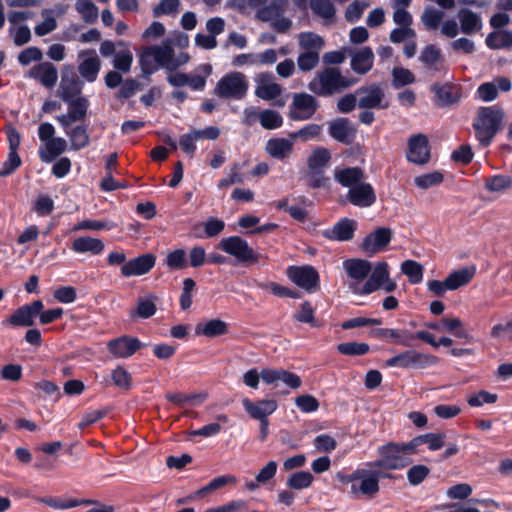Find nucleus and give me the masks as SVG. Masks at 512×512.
<instances>
[{"mask_svg": "<svg viewBox=\"0 0 512 512\" xmlns=\"http://www.w3.org/2000/svg\"><path fill=\"white\" fill-rule=\"evenodd\" d=\"M329 135L336 141L350 145L356 138V129L348 118H337L329 124Z\"/></svg>", "mask_w": 512, "mask_h": 512, "instance_id": "obj_22", "label": "nucleus"}, {"mask_svg": "<svg viewBox=\"0 0 512 512\" xmlns=\"http://www.w3.org/2000/svg\"><path fill=\"white\" fill-rule=\"evenodd\" d=\"M320 56L317 51H304L298 55L297 65L302 72L313 70L319 63Z\"/></svg>", "mask_w": 512, "mask_h": 512, "instance_id": "obj_58", "label": "nucleus"}, {"mask_svg": "<svg viewBox=\"0 0 512 512\" xmlns=\"http://www.w3.org/2000/svg\"><path fill=\"white\" fill-rule=\"evenodd\" d=\"M195 333L209 338L222 336L228 333V324L221 319H211L205 323H198Z\"/></svg>", "mask_w": 512, "mask_h": 512, "instance_id": "obj_33", "label": "nucleus"}, {"mask_svg": "<svg viewBox=\"0 0 512 512\" xmlns=\"http://www.w3.org/2000/svg\"><path fill=\"white\" fill-rule=\"evenodd\" d=\"M7 140L9 144V153L6 161L0 168V177H7L14 173L22 164L18 154V148L21 143L20 133L16 128L9 126L6 129Z\"/></svg>", "mask_w": 512, "mask_h": 512, "instance_id": "obj_10", "label": "nucleus"}, {"mask_svg": "<svg viewBox=\"0 0 512 512\" xmlns=\"http://www.w3.org/2000/svg\"><path fill=\"white\" fill-rule=\"evenodd\" d=\"M444 181V175L439 171L425 173L415 177L414 183L418 188L429 189L439 186Z\"/></svg>", "mask_w": 512, "mask_h": 512, "instance_id": "obj_52", "label": "nucleus"}, {"mask_svg": "<svg viewBox=\"0 0 512 512\" xmlns=\"http://www.w3.org/2000/svg\"><path fill=\"white\" fill-rule=\"evenodd\" d=\"M293 141L292 138H271L267 141L265 150L271 157L284 160L292 154Z\"/></svg>", "mask_w": 512, "mask_h": 512, "instance_id": "obj_28", "label": "nucleus"}, {"mask_svg": "<svg viewBox=\"0 0 512 512\" xmlns=\"http://www.w3.org/2000/svg\"><path fill=\"white\" fill-rule=\"evenodd\" d=\"M432 90L438 99L440 106H448L457 103L461 98L460 88L450 83L434 84Z\"/></svg>", "mask_w": 512, "mask_h": 512, "instance_id": "obj_30", "label": "nucleus"}, {"mask_svg": "<svg viewBox=\"0 0 512 512\" xmlns=\"http://www.w3.org/2000/svg\"><path fill=\"white\" fill-rule=\"evenodd\" d=\"M458 18L464 34L471 35L481 29V18L469 9H461L458 12Z\"/></svg>", "mask_w": 512, "mask_h": 512, "instance_id": "obj_38", "label": "nucleus"}, {"mask_svg": "<svg viewBox=\"0 0 512 512\" xmlns=\"http://www.w3.org/2000/svg\"><path fill=\"white\" fill-rule=\"evenodd\" d=\"M155 295H149L146 298L139 297L137 300V306L135 310L131 311L130 316L132 318L149 319L157 311Z\"/></svg>", "mask_w": 512, "mask_h": 512, "instance_id": "obj_37", "label": "nucleus"}, {"mask_svg": "<svg viewBox=\"0 0 512 512\" xmlns=\"http://www.w3.org/2000/svg\"><path fill=\"white\" fill-rule=\"evenodd\" d=\"M378 459L368 462L369 468L402 470L413 463V459L403 452L400 442H387L377 448Z\"/></svg>", "mask_w": 512, "mask_h": 512, "instance_id": "obj_3", "label": "nucleus"}, {"mask_svg": "<svg viewBox=\"0 0 512 512\" xmlns=\"http://www.w3.org/2000/svg\"><path fill=\"white\" fill-rule=\"evenodd\" d=\"M133 62V54L129 49L120 50L115 53L113 66L122 73H128Z\"/></svg>", "mask_w": 512, "mask_h": 512, "instance_id": "obj_60", "label": "nucleus"}, {"mask_svg": "<svg viewBox=\"0 0 512 512\" xmlns=\"http://www.w3.org/2000/svg\"><path fill=\"white\" fill-rule=\"evenodd\" d=\"M356 77L342 75L337 67H325L309 82L308 89L317 96L329 97L354 86Z\"/></svg>", "mask_w": 512, "mask_h": 512, "instance_id": "obj_1", "label": "nucleus"}, {"mask_svg": "<svg viewBox=\"0 0 512 512\" xmlns=\"http://www.w3.org/2000/svg\"><path fill=\"white\" fill-rule=\"evenodd\" d=\"M392 85L398 89L415 82L414 74L406 68L395 67L392 70Z\"/></svg>", "mask_w": 512, "mask_h": 512, "instance_id": "obj_56", "label": "nucleus"}, {"mask_svg": "<svg viewBox=\"0 0 512 512\" xmlns=\"http://www.w3.org/2000/svg\"><path fill=\"white\" fill-rule=\"evenodd\" d=\"M371 337L390 340L403 347H413L412 341L416 339L415 332L407 329L375 328L370 331Z\"/></svg>", "mask_w": 512, "mask_h": 512, "instance_id": "obj_17", "label": "nucleus"}, {"mask_svg": "<svg viewBox=\"0 0 512 512\" xmlns=\"http://www.w3.org/2000/svg\"><path fill=\"white\" fill-rule=\"evenodd\" d=\"M391 471L384 468L367 469L366 479H363L359 486H353V492H362L363 496L374 497L380 490L379 479H398L402 477L392 474Z\"/></svg>", "mask_w": 512, "mask_h": 512, "instance_id": "obj_11", "label": "nucleus"}, {"mask_svg": "<svg viewBox=\"0 0 512 512\" xmlns=\"http://www.w3.org/2000/svg\"><path fill=\"white\" fill-rule=\"evenodd\" d=\"M166 265L171 270H182L188 266L186 259V252L184 249L179 248L168 253L166 257Z\"/></svg>", "mask_w": 512, "mask_h": 512, "instance_id": "obj_61", "label": "nucleus"}, {"mask_svg": "<svg viewBox=\"0 0 512 512\" xmlns=\"http://www.w3.org/2000/svg\"><path fill=\"white\" fill-rule=\"evenodd\" d=\"M75 8L86 23H93L98 18V7L91 0H77Z\"/></svg>", "mask_w": 512, "mask_h": 512, "instance_id": "obj_53", "label": "nucleus"}, {"mask_svg": "<svg viewBox=\"0 0 512 512\" xmlns=\"http://www.w3.org/2000/svg\"><path fill=\"white\" fill-rule=\"evenodd\" d=\"M139 65L142 75L148 80H150V76L158 70V64L147 47H144L139 54Z\"/></svg>", "mask_w": 512, "mask_h": 512, "instance_id": "obj_51", "label": "nucleus"}, {"mask_svg": "<svg viewBox=\"0 0 512 512\" xmlns=\"http://www.w3.org/2000/svg\"><path fill=\"white\" fill-rule=\"evenodd\" d=\"M262 290L270 291L273 295L281 297V298H292L298 299L300 298L299 292L293 290L289 287L283 286L277 282H260L257 285Z\"/></svg>", "mask_w": 512, "mask_h": 512, "instance_id": "obj_46", "label": "nucleus"}, {"mask_svg": "<svg viewBox=\"0 0 512 512\" xmlns=\"http://www.w3.org/2000/svg\"><path fill=\"white\" fill-rule=\"evenodd\" d=\"M365 177L364 170L360 167H346L343 169H337L334 172V179L343 187L356 186L361 183Z\"/></svg>", "mask_w": 512, "mask_h": 512, "instance_id": "obj_29", "label": "nucleus"}, {"mask_svg": "<svg viewBox=\"0 0 512 512\" xmlns=\"http://www.w3.org/2000/svg\"><path fill=\"white\" fill-rule=\"evenodd\" d=\"M337 351L346 356H363L370 351V346L364 342H343L337 345Z\"/></svg>", "mask_w": 512, "mask_h": 512, "instance_id": "obj_49", "label": "nucleus"}, {"mask_svg": "<svg viewBox=\"0 0 512 512\" xmlns=\"http://www.w3.org/2000/svg\"><path fill=\"white\" fill-rule=\"evenodd\" d=\"M67 148L64 138L56 137L45 142L44 148L39 149V157L43 162L50 163L61 155Z\"/></svg>", "mask_w": 512, "mask_h": 512, "instance_id": "obj_31", "label": "nucleus"}, {"mask_svg": "<svg viewBox=\"0 0 512 512\" xmlns=\"http://www.w3.org/2000/svg\"><path fill=\"white\" fill-rule=\"evenodd\" d=\"M367 469H356L351 474H345L343 472H338L336 475L337 480L343 484H351V495L356 498L360 495H363L362 492H353V486H359V484L366 479Z\"/></svg>", "mask_w": 512, "mask_h": 512, "instance_id": "obj_44", "label": "nucleus"}, {"mask_svg": "<svg viewBox=\"0 0 512 512\" xmlns=\"http://www.w3.org/2000/svg\"><path fill=\"white\" fill-rule=\"evenodd\" d=\"M317 99L308 93H294L289 106L288 117L294 121H305L313 117L319 109Z\"/></svg>", "mask_w": 512, "mask_h": 512, "instance_id": "obj_7", "label": "nucleus"}, {"mask_svg": "<svg viewBox=\"0 0 512 512\" xmlns=\"http://www.w3.org/2000/svg\"><path fill=\"white\" fill-rule=\"evenodd\" d=\"M68 106L67 114L59 115L56 117L58 123L63 128H68L74 122L83 121L88 112L90 102L87 97L80 96L68 101H64Z\"/></svg>", "mask_w": 512, "mask_h": 512, "instance_id": "obj_14", "label": "nucleus"}, {"mask_svg": "<svg viewBox=\"0 0 512 512\" xmlns=\"http://www.w3.org/2000/svg\"><path fill=\"white\" fill-rule=\"evenodd\" d=\"M401 272L408 277L411 284H418L423 280V266L415 260H405L401 264Z\"/></svg>", "mask_w": 512, "mask_h": 512, "instance_id": "obj_48", "label": "nucleus"}, {"mask_svg": "<svg viewBox=\"0 0 512 512\" xmlns=\"http://www.w3.org/2000/svg\"><path fill=\"white\" fill-rule=\"evenodd\" d=\"M293 319L299 323L309 324L313 328L320 327V323L315 317V308L308 300L301 303L299 310L293 314Z\"/></svg>", "mask_w": 512, "mask_h": 512, "instance_id": "obj_39", "label": "nucleus"}, {"mask_svg": "<svg viewBox=\"0 0 512 512\" xmlns=\"http://www.w3.org/2000/svg\"><path fill=\"white\" fill-rule=\"evenodd\" d=\"M347 201L357 207H370L376 202V194L370 183L361 182L348 190Z\"/></svg>", "mask_w": 512, "mask_h": 512, "instance_id": "obj_18", "label": "nucleus"}, {"mask_svg": "<svg viewBox=\"0 0 512 512\" xmlns=\"http://www.w3.org/2000/svg\"><path fill=\"white\" fill-rule=\"evenodd\" d=\"M348 53L351 56V69L355 73L364 75L372 69L374 64V53L370 47L365 46L358 50L349 48Z\"/></svg>", "mask_w": 512, "mask_h": 512, "instance_id": "obj_24", "label": "nucleus"}, {"mask_svg": "<svg viewBox=\"0 0 512 512\" xmlns=\"http://www.w3.org/2000/svg\"><path fill=\"white\" fill-rule=\"evenodd\" d=\"M249 84L246 76L241 72H230L224 75L216 84L213 93L223 99H243Z\"/></svg>", "mask_w": 512, "mask_h": 512, "instance_id": "obj_5", "label": "nucleus"}, {"mask_svg": "<svg viewBox=\"0 0 512 512\" xmlns=\"http://www.w3.org/2000/svg\"><path fill=\"white\" fill-rule=\"evenodd\" d=\"M35 318L31 315L24 305L17 308L11 315L2 320L4 327H31L35 323Z\"/></svg>", "mask_w": 512, "mask_h": 512, "instance_id": "obj_32", "label": "nucleus"}, {"mask_svg": "<svg viewBox=\"0 0 512 512\" xmlns=\"http://www.w3.org/2000/svg\"><path fill=\"white\" fill-rule=\"evenodd\" d=\"M260 124L266 130L278 129L283 125V117L272 109L261 110Z\"/></svg>", "mask_w": 512, "mask_h": 512, "instance_id": "obj_50", "label": "nucleus"}, {"mask_svg": "<svg viewBox=\"0 0 512 512\" xmlns=\"http://www.w3.org/2000/svg\"><path fill=\"white\" fill-rule=\"evenodd\" d=\"M485 43L490 49L512 47V31L503 30L490 32L485 39Z\"/></svg>", "mask_w": 512, "mask_h": 512, "instance_id": "obj_42", "label": "nucleus"}, {"mask_svg": "<svg viewBox=\"0 0 512 512\" xmlns=\"http://www.w3.org/2000/svg\"><path fill=\"white\" fill-rule=\"evenodd\" d=\"M311 10L324 19H331L335 16V7L331 0H310Z\"/></svg>", "mask_w": 512, "mask_h": 512, "instance_id": "obj_57", "label": "nucleus"}, {"mask_svg": "<svg viewBox=\"0 0 512 512\" xmlns=\"http://www.w3.org/2000/svg\"><path fill=\"white\" fill-rule=\"evenodd\" d=\"M504 112L497 105L480 107L473 121L475 138L483 147H488L502 130Z\"/></svg>", "mask_w": 512, "mask_h": 512, "instance_id": "obj_2", "label": "nucleus"}, {"mask_svg": "<svg viewBox=\"0 0 512 512\" xmlns=\"http://www.w3.org/2000/svg\"><path fill=\"white\" fill-rule=\"evenodd\" d=\"M111 378L116 387L123 390H130L132 387L131 374L121 365H118L111 374Z\"/></svg>", "mask_w": 512, "mask_h": 512, "instance_id": "obj_59", "label": "nucleus"}, {"mask_svg": "<svg viewBox=\"0 0 512 512\" xmlns=\"http://www.w3.org/2000/svg\"><path fill=\"white\" fill-rule=\"evenodd\" d=\"M444 17V13L434 8H426L422 14L421 20L429 30H437Z\"/></svg>", "mask_w": 512, "mask_h": 512, "instance_id": "obj_62", "label": "nucleus"}, {"mask_svg": "<svg viewBox=\"0 0 512 512\" xmlns=\"http://www.w3.org/2000/svg\"><path fill=\"white\" fill-rule=\"evenodd\" d=\"M156 257L152 253H147L135 257L121 266V274L124 277L141 276L147 274L154 266Z\"/></svg>", "mask_w": 512, "mask_h": 512, "instance_id": "obj_20", "label": "nucleus"}, {"mask_svg": "<svg viewBox=\"0 0 512 512\" xmlns=\"http://www.w3.org/2000/svg\"><path fill=\"white\" fill-rule=\"evenodd\" d=\"M35 500L54 509H70L80 505H90L91 503H96L95 500L91 499L70 498L67 500H62L61 498L57 497H38Z\"/></svg>", "mask_w": 512, "mask_h": 512, "instance_id": "obj_36", "label": "nucleus"}, {"mask_svg": "<svg viewBox=\"0 0 512 512\" xmlns=\"http://www.w3.org/2000/svg\"><path fill=\"white\" fill-rule=\"evenodd\" d=\"M242 406L246 413L254 420H266L278 408V403L274 399H261L252 401L249 398L242 400Z\"/></svg>", "mask_w": 512, "mask_h": 512, "instance_id": "obj_16", "label": "nucleus"}, {"mask_svg": "<svg viewBox=\"0 0 512 512\" xmlns=\"http://www.w3.org/2000/svg\"><path fill=\"white\" fill-rule=\"evenodd\" d=\"M149 52L154 56V60L159 66H163L172 58V53H174V49L170 44L164 45H151L147 46Z\"/></svg>", "mask_w": 512, "mask_h": 512, "instance_id": "obj_55", "label": "nucleus"}, {"mask_svg": "<svg viewBox=\"0 0 512 512\" xmlns=\"http://www.w3.org/2000/svg\"><path fill=\"white\" fill-rule=\"evenodd\" d=\"M218 248L234 257L239 264L245 267L254 265L265 258L262 254L254 251L245 239L236 235L222 238Z\"/></svg>", "mask_w": 512, "mask_h": 512, "instance_id": "obj_4", "label": "nucleus"}, {"mask_svg": "<svg viewBox=\"0 0 512 512\" xmlns=\"http://www.w3.org/2000/svg\"><path fill=\"white\" fill-rule=\"evenodd\" d=\"M331 160V153L324 147H317L307 159V167L310 170H323Z\"/></svg>", "mask_w": 512, "mask_h": 512, "instance_id": "obj_43", "label": "nucleus"}, {"mask_svg": "<svg viewBox=\"0 0 512 512\" xmlns=\"http://www.w3.org/2000/svg\"><path fill=\"white\" fill-rule=\"evenodd\" d=\"M358 98V107L361 109H375L386 108L387 105H382L384 99V91L377 83L361 86L356 89Z\"/></svg>", "mask_w": 512, "mask_h": 512, "instance_id": "obj_15", "label": "nucleus"}, {"mask_svg": "<svg viewBox=\"0 0 512 512\" xmlns=\"http://www.w3.org/2000/svg\"><path fill=\"white\" fill-rule=\"evenodd\" d=\"M287 276L295 285L308 292L316 291L320 286L319 273L310 265L289 266Z\"/></svg>", "mask_w": 512, "mask_h": 512, "instance_id": "obj_8", "label": "nucleus"}, {"mask_svg": "<svg viewBox=\"0 0 512 512\" xmlns=\"http://www.w3.org/2000/svg\"><path fill=\"white\" fill-rule=\"evenodd\" d=\"M314 480V476L309 471H297L292 473L287 481L286 486L289 489L302 490L309 488Z\"/></svg>", "mask_w": 512, "mask_h": 512, "instance_id": "obj_45", "label": "nucleus"}, {"mask_svg": "<svg viewBox=\"0 0 512 512\" xmlns=\"http://www.w3.org/2000/svg\"><path fill=\"white\" fill-rule=\"evenodd\" d=\"M439 358L432 354H425L415 349L405 350L386 360V367H396L401 369H424L436 365Z\"/></svg>", "mask_w": 512, "mask_h": 512, "instance_id": "obj_6", "label": "nucleus"}, {"mask_svg": "<svg viewBox=\"0 0 512 512\" xmlns=\"http://www.w3.org/2000/svg\"><path fill=\"white\" fill-rule=\"evenodd\" d=\"M256 95L263 100H274L282 93V87L277 83H268L256 88Z\"/></svg>", "mask_w": 512, "mask_h": 512, "instance_id": "obj_64", "label": "nucleus"}, {"mask_svg": "<svg viewBox=\"0 0 512 512\" xmlns=\"http://www.w3.org/2000/svg\"><path fill=\"white\" fill-rule=\"evenodd\" d=\"M512 187V178L508 175H494L486 179L485 188L490 192H500Z\"/></svg>", "mask_w": 512, "mask_h": 512, "instance_id": "obj_54", "label": "nucleus"}, {"mask_svg": "<svg viewBox=\"0 0 512 512\" xmlns=\"http://www.w3.org/2000/svg\"><path fill=\"white\" fill-rule=\"evenodd\" d=\"M90 55L84 59L78 66L79 74L87 81L94 82L97 79L101 68V61L96 55L95 50H87L80 53V56Z\"/></svg>", "mask_w": 512, "mask_h": 512, "instance_id": "obj_26", "label": "nucleus"}, {"mask_svg": "<svg viewBox=\"0 0 512 512\" xmlns=\"http://www.w3.org/2000/svg\"><path fill=\"white\" fill-rule=\"evenodd\" d=\"M238 481L237 477L231 474L221 475L213 478L207 485L195 492L196 497H202L206 494L222 489L223 487L236 484Z\"/></svg>", "mask_w": 512, "mask_h": 512, "instance_id": "obj_41", "label": "nucleus"}, {"mask_svg": "<svg viewBox=\"0 0 512 512\" xmlns=\"http://www.w3.org/2000/svg\"><path fill=\"white\" fill-rule=\"evenodd\" d=\"M475 275L474 268L464 267L453 271L446 278V287L448 290L454 291L467 285Z\"/></svg>", "mask_w": 512, "mask_h": 512, "instance_id": "obj_34", "label": "nucleus"}, {"mask_svg": "<svg viewBox=\"0 0 512 512\" xmlns=\"http://www.w3.org/2000/svg\"><path fill=\"white\" fill-rule=\"evenodd\" d=\"M392 231L387 227H378L365 236L360 244L361 251L368 257L383 251L391 242Z\"/></svg>", "mask_w": 512, "mask_h": 512, "instance_id": "obj_12", "label": "nucleus"}, {"mask_svg": "<svg viewBox=\"0 0 512 512\" xmlns=\"http://www.w3.org/2000/svg\"><path fill=\"white\" fill-rule=\"evenodd\" d=\"M105 249L104 242L99 238L91 236H80L73 240L71 250L75 253H90L92 255H100Z\"/></svg>", "mask_w": 512, "mask_h": 512, "instance_id": "obj_27", "label": "nucleus"}, {"mask_svg": "<svg viewBox=\"0 0 512 512\" xmlns=\"http://www.w3.org/2000/svg\"><path fill=\"white\" fill-rule=\"evenodd\" d=\"M357 222L350 218H341L332 228L322 232L324 238L332 241L346 242L353 239Z\"/></svg>", "mask_w": 512, "mask_h": 512, "instance_id": "obj_19", "label": "nucleus"}, {"mask_svg": "<svg viewBox=\"0 0 512 512\" xmlns=\"http://www.w3.org/2000/svg\"><path fill=\"white\" fill-rule=\"evenodd\" d=\"M419 60L424 67L432 73L440 72L445 68V59L441 49L434 44H429L424 47L419 56Z\"/></svg>", "mask_w": 512, "mask_h": 512, "instance_id": "obj_25", "label": "nucleus"}, {"mask_svg": "<svg viewBox=\"0 0 512 512\" xmlns=\"http://www.w3.org/2000/svg\"><path fill=\"white\" fill-rule=\"evenodd\" d=\"M344 268L350 278L360 281L370 273L371 263L364 259H348L344 261Z\"/></svg>", "mask_w": 512, "mask_h": 512, "instance_id": "obj_35", "label": "nucleus"}, {"mask_svg": "<svg viewBox=\"0 0 512 512\" xmlns=\"http://www.w3.org/2000/svg\"><path fill=\"white\" fill-rule=\"evenodd\" d=\"M27 77L39 81L47 89H52L57 83L58 71L53 63L45 61L31 67Z\"/></svg>", "mask_w": 512, "mask_h": 512, "instance_id": "obj_21", "label": "nucleus"}, {"mask_svg": "<svg viewBox=\"0 0 512 512\" xmlns=\"http://www.w3.org/2000/svg\"><path fill=\"white\" fill-rule=\"evenodd\" d=\"M407 160L417 165H425L430 161V145L428 137L422 133L412 135L408 140Z\"/></svg>", "mask_w": 512, "mask_h": 512, "instance_id": "obj_13", "label": "nucleus"}, {"mask_svg": "<svg viewBox=\"0 0 512 512\" xmlns=\"http://www.w3.org/2000/svg\"><path fill=\"white\" fill-rule=\"evenodd\" d=\"M430 469L423 464H417L412 466L407 471V479L408 482L412 486H417L421 484L429 475Z\"/></svg>", "mask_w": 512, "mask_h": 512, "instance_id": "obj_63", "label": "nucleus"}, {"mask_svg": "<svg viewBox=\"0 0 512 512\" xmlns=\"http://www.w3.org/2000/svg\"><path fill=\"white\" fill-rule=\"evenodd\" d=\"M84 83L74 72H63L58 89V96L62 101H68L76 97L82 96Z\"/></svg>", "mask_w": 512, "mask_h": 512, "instance_id": "obj_23", "label": "nucleus"}, {"mask_svg": "<svg viewBox=\"0 0 512 512\" xmlns=\"http://www.w3.org/2000/svg\"><path fill=\"white\" fill-rule=\"evenodd\" d=\"M324 46V40L314 32H301L299 34V47L304 51H319Z\"/></svg>", "mask_w": 512, "mask_h": 512, "instance_id": "obj_47", "label": "nucleus"}, {"mask_svg": "<svg viewBox=\"0 0 512 512\" xmlns=\"http://www.w3.org/2000/svg\"><path fill=\"white\" fill-rule=\"evenodd\" d=\"M144 346L146 344L142 343L138 337L130 335L113 338L106 345L108 352L118 359L131 357Z\"/></svg>", "mask_w": 512, "mask_h": 512, "instance_id": "obj_9", "label": "nucleus"}, {"mask_svg": "<svg viewBox=\"0 0 512 512\" xmlns=\"http://www.w3.org/2000/svg\"><path fill=\"white\" fill-rule=\"evenodd\" d=\"M71 142V149L81 150L89 145L90 137L86 125H77L70 131H66Z\"/></svg>", "mask_w": 512, "mask_h": 512, "instance_id": "obj_40", "label": "nucleus"}]
</instances>
